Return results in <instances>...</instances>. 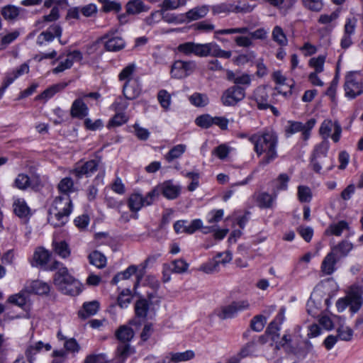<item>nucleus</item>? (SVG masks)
I'll return each instance as SVG.
<instances>
[{"mask_svg":"<svg viewBox=\"0 0 363 363\" xmlns=\"http://www.w3.org/2000/svg\"><path fill=\"white\" fill-rule=\"evenodd\" d=\"M249 140L254 145V150L258 156L265 154L259 162L261 165H267L277 157L278 136L275 132H259L249 136Z\"/></svg>","mask_w":363,"mask_h":363,"instance_id":"obj_1","label":"nucleus"},{"mask_svg":"<svg viewBox=\"0 0 363 363\" xmlns=\"http://www.w3.org/2000/svg\"><path fill=\"white\" fill-rule=\"evenodd\" d=\"M177 50L178 53L190 57L192 55L206 57L212 56L223 59H229L232 55L230 50H224L215 43H196L194 42H185L179 44Z\"/></svg>","mask_w":363,"mask_h":363,"instance_id":"obj_2","label":"nucleus"},{"mask_svg":"<svg viewBox=\"0 0 363 363\" xmlns=\"http://www.w3.org/2000/svg\"><path fill=\"white\" fill-rule=\"evenodd\" d=\"M45 269L50 271L57 269L54 277V284L63 294L76 296L82 291L81 284L69 274L67 269L62 267L60 262L55 261Z\"/></svg>","mask_w":363,"mask_h":363,"instance_id":"obj_3","label":"nucleus"},{"mask_svg":"<svg viewBox=\"0 0 363 363\" xmlns=\"http://www.w3.org/2000/svg\"><path fill=\"white\" fill-rule=\"evenodd\" d=\"M72 211V203L69 195H60L53 200L49 211L48 222L55 228L63 226L69 220Z\"/></svg>","mask_w":363,"mask_h":363,"instance_id":"obj_4","label":"nucleus"},{"mask_svg":"<svg viewBox=\"0 0 363 363\" xmlns=\"http://www.w3.org/2000/svg\"><path fill=\"white\" fill-rule=\"evenodd\" d=\"M345 96L354 99L363 93V81L356 72H350L345 76L344 84Z\"/></svg>","mask_w":363,"mask_h":363,"instance_id":"obj_5","label":"nucleus"},{"mask_svg":"<svg viewBox=\"0 0 363 363\" xmlns=\"http://www.w3.org/2000/svg\"><path fill=\"white\" fill-rule=\"evenodd\" d=\"M250 303L246 300L233 301L230 304L222 306L215 311L216 315L225 320L234 318L239 312L249 309Z\"/></svg>","mask_w":363,"mask_h":363,"instance_id":"obj_6","label":"nucleus"},{"mask_svg":"<svg viewBox=\"0 0 363 363\" xmlns=\"http://www.w3.org/2000/svg\"><path fill=\"white\" fill-rule=\"evenodd\" d=\"M232 254L230 251L218 252L214 258L202 264L200 269L206 274H213L219 271L220 264H225L232 260Z\"/></svg>","mask_w":363,"mask_h":363,"instance_id":"obj_7","label":"nucleus"},{"mask_svg":"<svg viewBox=\"0 0 363 363\" xmlns=\"http://www.w3.org/2000/svg\"><path fill=\"white\" fill-rule=\"evenodd\" d=\"M196 68L194 61L177 60L172 65L171 75L176 79H183L190 75Z\"/></svg>","mask_w":363,"mask_h":363,"instance_id":"obj_8","label":"nucleus"},{"mask_svg":"<svg viewBox=\"0 0 363 363\" xmlns=\"http://www.w3.org/2000/svg\"><path fill=\"white\" fill-rule=\"evenodd\" d=\"M319 133L324 139L331 137L335 143H337L340 138L342 128L337 121L333 123L331 120L326 119L321 123Z\"/></svg>","mask_w":363,"mask_h":363,"instance_id":"obj_9","label":"nucleus"},{"mask_svg":"<svg viewBox=\"0 0 363 363\" xmlns=\"http://www.w3.org/2000/svg\"><path fill=\"white\" fill-rule=\"evenodd\" d=\"M245 97V89L238 85H234L226 89L221 97L225 106H235Z\"/></svg>","mask_w":363,"mask_h":363,"instance_id":"obj_10","label":"nucleus"},{"mask_svg":"<svg viewBox=\"0 0 363 363\" xmlns=\"http://www.w3.org/2000/svg\"><path fill=\"white\" fill-rule=\"evenodd\" d=\"M99 163V159L91 160L86 162L82 165L74 168L72 171V174L77 179H80L84 176L86 177H90L97 170Z\"/></svg>","mask_w":363,"mask_h":363,"instance_id":"obj_11","label":"nucleus"},{"mask_svg":"<svg viewBox=\"0 0 363 363\" xmlns=\"http://www.w3.org/2000/svg\"><path fill=\"white\" fill-rule=\"evenodd\" d=\"M115 32L110 31L102 37L105 48L108 51L118 52L125 48V43L123 39L118 36H114Z\"/></svg>","mask_w":363,"mask_h":363,"instance_id":"obj_12","label":"nucleus"},{"mask_svg":"<svg viewBox=\"0 0 363 363\" xmlns=\"http://www.w3.org/2000/svg\"><path fill=\"white\" fill-rule=\"evenodd\" d=\"M252 100L259 110H266L269 107V94L265 86H258L253 92Z\"/></svg>","mask_w":363,"mask_h":363,"instance_id":"obj_13","label":"nucleus"},{"mask_svg":"<svg viewBox=\"0 0 363 363\" xmlns=\"http://www.w3.org/2000/svg\"><path fill=\"white\" fill-rule=\"evenodd\" d=\"M140 93L141 87L138 79L128 80L123 86V94L128 100L136 99Z\"/></svg>","mask_w":363,"mask_h":363,"instance_id":"obj_14","label":"nucleus"},{"mask_svg":"<svg viewBox=\"0 0 363 363\" xmlns=\"http://www.w3.org/2000/svg\"><path fill=\"white\" fill-rule=\"evenodd\" d=\"M89 108L83 99L79 96L76 99L71 106L70 115L72 118L82 119L88 115Z\"/></svg>","mask_w":363,"mask_h":363,"instance_id":"obj_15","label":"nucleus"},{"mask_svg":"<svg viewBox=\"0 0 363 363\" xmlns=\"http://www.w3.org/2000/svg\"><path fill=\"white\" fill-rule=\"evenodd\" d=\"M159 192L161 191L164 197L168 199H174L180 194V187L173 184L172 181H166L157 186Z\"/></svg>","mask_w":363,"mask_h":363,"instance_id":"obj_16","label":"nucleus"},{"mask_svg":"<svg viewBox=\"0 0 363 363\" xmlns=\"http://www.w3.org/2000/svg\"><path fill=\"white\" fill-rule=\"evenodd\" d=\"M50 257V253L43 247L35 250L31 263L33 267H45Z\"/></svg>","mask_w":363,"mask_h":363,"instance_id":"obj_17","label":"nucleus"},{"mask_svg":"<svg viewBox=\"0 0 363 363\" xmlns=\"http://www.w3.org/2000/svg\"><path fill=\"white\" fill-rule=\"evenodd\" d=\"M149 9V6L145 5L142 0H130L125 4V11L131 15L146 12Z\"/></svg>","mask_w":363,"mask_h":363,"instance_id":"obj_18","label":"nucleus"},{"mask_svg":"<svg viewBox=\"0 0 363 363\" xmlns=\"http://www.w3.org/2000/svg\"><path fill=\"white\" fill-rule=\"evenodd\" d=\"M26 289L28 294L33 293L35 294H46L50 291L49 285L40 280L32 281L29 285L26 286Z\"/></svg>","mask_w":363,"mask_h":363,"instance_id":"obj_19","label":"nucleus"},{"mask_svg":"<svg viewBox=\"0 0 363 363\" xmlns=\"http://www.w3.org/2000/svg\"><path fill=\"white\" fill-rule=\"evenodd\" d=\"M337 259L333 252H329L323 259L321 264V271L325 275L332 274L335 270Z\"/></svg>","mask_w":363,"mask_h":363,"instance_id":"obj_20","label":"nucleus"},{"mask_svg":"<svg viewBox=\"0 0 363 363\" xmlns=\"http://www.w3.org/2000/svg\"><path fill=\"white\" fill-rule=\"evenodd\" d=\"M13 211L19 218H26L30 214V208L23 199H17L13 202Z\"/></svg>","mask_w":363,"mask_h":363,"instance_id":"obj_21","label":"nucleus"},{"mask_svg":"<svg viewBox=\"0 0 363 363\" xmlns=\"http://www.w3.org/2000/svg\"><path fill=\"white\" fill-rule=\"evenodd\" d=\"M21 10L20 7L9 4L1 8V13L5 20L13 21L17 19Z\"/></svg>","mask_w":363,"mask_h":363,"instance_id":"obj_22","label":"nucleus"},{"mask_svg":"<svg viewBox=\"0 0 363 363\" xmlns=\"http://www.w3.org/2000/svg\"><path fill=\"white\" fill-rule=\"evenodd\" d=\"M208 11L209 9L207 6H200L190 9L186 13L185 15L189 21H196L205 17L207 15Z\"/></svg>","mask_w":363,"mask_h":363,"instance_id":"obj_23","label":"nucleus"},{"mask_svg":"<svg viewBox=\"0 0 363 363\" xmlns=\"http://www.w3.org/2000/svg\"><path fill=\"white\" fill-rule=\"evenodd\" d=\"M117 339L123 343H127L131 340L134 336L133 330L127 325H121L116 331Z\"/></svg>","mask_w":363,"mask_h":363,"instance_id":"obj_24","label":"nucleus"},{"mask_svg":"<svg viewBox=\"0 0 363 363\" xmlns=\"http://www.w3.org/2000/svg\"><path fill=\"white\" fill-rule=\"evenodd\" d=\"M28 292L27 290L23 289L16 294L11 295L8 298V302L23 308L28 299Z\"/></svg>","mask_w":363,"mask_h":363,"instance_id":"obj_25","label":"nucleus"},{"mask_svg":"<svg viewBox=\"0 0 363 363\" xmlns=\"http://www.w3.org/2000/svg\"><path fill=\"white\" fill-rule=\"evenodd\" d=\"M99 308V303L96 301L84 303L83 311H79V315L83 318L95 315Z\"/></svg>","mask_w":363,"mask_h":363,"instance_id":"obj_26","label":"nucleus"},{"mask_svg":"<svg viewBox=\"0 0 363 363\" xmlns=\"http://www.w3.org/2000/svg\"><path fill=\"white\" fill-rule=\"evenodd\" d=\"M272 40L276 42L280 47L286 46L288 39L283 29L279 26H276L272 33Z\"/></svg>","mask_w":363,"mask_h":363,"instance_id":"obj_27","label":"nucleus"},{"mask_svg":"<svg viewBox=\"0 0 363 363\" xmlns=\"http://www.w3.org/2000/svg\"><path fill=\"white\" fill-rule=\"evenodd\" d=\"M67 86V84H57L50 86L37 96V99L48 100L52 98L55 94L62 91Z\"/></svg>","mask_w":363,"mask_h":363,"instance_id":"obj_28","label":"nucleus"},{"mask_svg":"<svg viewBox=\"0 0 363 363\" xmlns=\"http://www.w3.org/2000/svg\"><path fill=\"white\" fill-rule=\"evenodd\" d=\"M57 189L61 195H69L70 193L75 191L74 182L70 177L63 178L59 182Z\"/></svg>","mask_w":363,"mask_h":363,"instance_id":"obj_29","label":"nucleus"},{"mask_svg":"<svg viewBox=\"0 0 363 363\" xmlns=\"http://www.w3.org/2000/svg\"><path fill=\"white\" fill-rule=\"evenodd\" d=\"M186 146L184 144H179L174 146L165 155V160L168 162H172L175 159L179 158L186 151Z\"/></svg>","mask_w":363,"mask_h":363,"instance_id":"obj_30","label":"nucleus"},{"mask_svg":"<svg viewBox=\"0 0 363 363\" xmlns=\"http://www.w3.org/2000/svg\"><path fill=\"white\" fill-rule=\"evenodd\" d=\"M89 260L90 264L96 266L99 269L104 268L106 264V257L97 250L89 254Z\"/></svg>","mask_w":363,"mask_h":363,"instance_id":"obj_31","label":"nucleus"},{"mask_svg":"<svg viewBox=\"0 0 363 363\" xmlns=\"http://www.w3.org/2000/svg\"><path fill=\"white\" fill-rule=\"evenodd\" d=\"M274 201V198L266 192L259 193L256 197L257 204L261 208H271Z\"/></svg>","mask_w":363,"mask_h":363,"instance_id":"obj_32","label":"nucleus"},{"mask_svg":"<svg viewBox=\"0 0 363 363\" xmlns=\"http://www.w3.org/2000/svg\"><path fill=\"white\" fill-rule=\"evenodd\" d=\"M128 206L133 212L140 211L143 207L142 194L139 193L132 194L128 200Z\"/></svg>","mask_w":363,"mask_h":363,"instance_id":"obj_33","label":"nucleus"},{"mask_svg":"<svg viewBox=\"0 0 363 363\" xmlns=\"http://www.w3.org/2000/svg\"><path fill=\"white\" fill-rule=\"evenodd\" d=\"M53 250L55 252L62 258H67L70 255V249L68 244L65 241H53Z\"/></svg>","mask_w":363,"mask_h":363,"instance_id":"obj_34","label":"nucleus"},{"mask_svg":"<svg viewBox=\"0 0 363 363\" xmlns=\"http://www.w3.org/2000/svg\"><path fill=\"white\" fill-rule=\"evenodd\" d=\"M190 103L196 107H204L209 103L208 97L205 94L194 93L189 98Z\"/></svg>","mask_w":363,"mask_h":363,"instance_id":"obj_35","label":"nucleus"},{"mask_svg":"<svg viewBox=\"0 0 363 363\" xmlns=\"http://www.w3.org/2000/svg\"><path fill=\"white\" fill-rule=\"evenodd\" d=\"M348 228V223L345 220H341L336 223L331 224L326 230L325 233L328 235L340 236L344 230Z\"/></svg>","mask_w":363,"mask_h":363,"instance_id":"obj_36","label":"nucleus"},{"mask_svg":"<svg viewBox=\"0 0 363 363\" xmlns=\"http://www.w3.org/2000/svg\"><path fill=\"white\" fill-rule=\"evenodd\" d=\"M352 247L353 245L351 242L344 240L334 246L331 252H333L335 255L339 254L342 257H345L352 250Z\"/></svg>","mask_w":363,"mask_h":363,"instance_id":"obj_37","label":"nucleus"},{"mask_svg":"<svg viewBox=\"0 0 363 363\" xmlns=\"http://www.w3.org/2000/svg\"><path fill=\"white\" fill-rule=\"evenodd\" d=\"M195 353L193 350H186L183 352H176L171 354V361L174 363L189 361L194 359Z\"/></svg>","mask_w":363,"mask_h":363,"instance_id":"obj_38","label":"nucleus"},{"mask_svg":"<svg viewBox=\"0 0 363 363\" xmlns=\"http://www.w3.org/2000/svg\"><path fill=\"white\" fill-rule=\"evenodd\" d=\"M31 186V180L26 174H19L14 180V186L21 190H26Z\"/></svg>","mask_w":363,"mask_h":363,"instance_id":"obj_39","label":"nucleus"},{"mask_svg":"<svg viewBox=\"0 0 363 363\" xmlns=\"http://www.w3.org/2000/svg\"><path fill=\"white\" fill-rule=\"evenodd\" d=\"M320 301L315 298V294H312L307 301L306 310L308 314L315 316L318 314Z\"/></svg>","mask_w":363,"mask_h":363,"instance_id":"obj_40","label":"nucleus"},{"mask_svg":"<svg viewBox=\"0 0 363 363\" xmlns=\"http://www.w3.org/2000/svg\"><path fill=\"white\" fill-rule=\"evenodd\" d=\"M255 5H250L247 2L238 1L236 5L232 4L230 11L235 13H247L253 11Z\"/></svg>","mask_w":363,"mask_h":363,"instance_id":"obj_41","label":"nucleus"},{"mask_svg":"<svg viewBox=\"0 0 363 363\" xmlns=\"http://www.w3.org/2000/svg\"><path fill=\"white\" fill-rule=\"evenodd\" d=\"M149 309V304L146 299H139L135 305V311L138 317L145 318Z\"/></svg>","mask_w":363,"mask_h":363,"instance_id":"obj_42","label":"nucleus"},{"mask_svg":"<svg viewBox=\"0 0 363 363\" xmlns=\"http://www.w3.org/2000/svg\"><path fill=\"white\" fill-rule=\"evenodd\" d=\"M137 272V267L135 265H130L125 270L118 273L112 279V283L117 284L120 280H125L129 279L133 274Z\"/></svg>","mask_w":363,"mask_h":363,"instance_id":"obj_43","label":"nucleus"},{"mask_svg":"<svg viewBox=\"0 0 363 363\" xmlns=\"http://www.w3.org/2000/svg\"><path fill=\"white\" fill-rule=\"evenodd\" d=\"M157 100L160 104V106L165 110L167 111L169 109V106L171 105V95L167 91L164 89H162L159 91L157 94Z\"/></svg>","mask_w":363,"mask_h":363,"instance_id":"obj_44","label":"nucleus"},{"mask_svg":"<svg viewBox=\"0 0 363 363\" xmlns=\"http://www.w3.org/2000/svg\"><path fill=\"white\" fill-rule=\"evenodd\" d=\"M303 128L304 125L301 122L289 121L285 127V133L286 137H290L296 133L301 132Z\"/></svg>","mask_w":363,"mask_h":363,"instance_id":"obj_45","label":"nucleus"},{"mask_svg":"<svg viewBox=\"0 0 363 363\" xmlns=\"http://www.w3.org/2000/svg\"><path fill=\"white\" fill-rule=\"evenodd\" d=\"M257 350V340L253 338L251 341L246 343L239 352L240 356L243 358L252 355Z\"/></svg>","mask_w":363,"mask_h":363,"instance_id":"obj_46","label":"nucleus"},{"mask_svg":"<svg viewBox=\"0 0 363 363\" xmlns=\"http://www.w3.org/2000/svg\"><path fill=\"white\" fill-rule=\"evenodd\" d=\"M172 272L177 274L186 272L189 268V264L182 259H175L172 262Z\"/></svg>","mask_w":363,"mask_h":363,"instance_id":"obj_47","label":"nucleus"},{"mask_svg":"<svg viewBox=\"0 0 363 363\" xmlns=\"http://www.w3.org/2000/svg\"><path fill=\"white\" fill-rule=\"evenodd\" d=\"M325 56L319 55L317 57H313L309 60L310 67L315 69L314 72L320 73L323 71Z\"/></svg>","mask_w":363,"mask_h":363,"instance_id":"obj_48","label":"nucleus"},{"mask_svg":"<svg viewBox=\"0 0 363 363\" xmlns=\"http://www.w3.org/2000/svg\"><path fill=\"white\" fill-rule=\"evenodd\" d=\"M298 198L301 203L310 202L312 199L310 188L306 186H299L298 187Z\"/></svg>","mask_w":363,"mask_h":363,"instance_id":"obj_49","label":"nucleus"},{"mask_svg":"<svg viewBox=\"0 0 363 363\" xmlns=\"http://www.w3.org/2000/svg\"><path fill=\"white\" fill-rule=\"evenodd\" d=\"M267 322L266 318L262 315L255 316L250 323L251 328L256 332H260L263 330Z\"/></svg>","mask_w":363,"mask_h":363,"instance_id":"obj_50","label":"nucleus"},{"mask_svg":"<svg viewBox=\"0 0 363 363\" xmlns=\"http://www.w3.org/2000/svg\"><path fill=\"white\" fill-rule=\"evenodd\" d=\"M135 71V65L134 64H130L124 67L120 74H118V79L120 81L126 82L128 80H134L135 79H132V76Z\"/></svg>","mask_w":363,"mask_h":363,"instance_id":"obj_51","label":"nucleus"},{"mask_svg":"<svg viewBox=\"0 0 363 363\" xmlns=\"http://www.w3.org/2000/svg\"><path fill=\"white\" fill-rule=\"evenodd\" d=\"M213 117L209 114H203L198 116L195 120V123L202 128H208L213 125Z\"/></svg>","mask_w":363,"mask_h":363,"instance_id":"obj_52","label":"nucleus"},{"mask_svg":"<svg viewBox=\"0 0 363 363\" xmlns=\"http://www.w3.org/2000/svg\"><path fill=\"white\" fill-rule=\"evenodd\" d=\"M132 299L131 291L130 289H124L121 291L118 298V303L122 308H126Z\"/></svg>","mask_w":363,"mask_h":363,"instance_id":"obj_53","label":"nucleus"},{"mask_svg":"<svg viewBox=\"0 0 363 363\" xmlns=\"http://www.w3.org/2000/svg\"><path fill=\"white\" fill-rule=\"evenodd\" d=\"M235 43L238 47L250 48L254 45L253 40L250 35H238L233 38Z\"/></svg>","mask_w":363,"mask_h":363,"instance_id":"obj_54","label":"nucleus"},{"mask_svg":"<svg viewBox=\"0 0 363 363\" xmlns=\"http://www.w3.org/2000/svg\"><path fill=\"white\" fill-rule=\"evenodd\" d=\"M303 6L312 11H320L323 8V0H301Z\"/></svg>","mask_w":363,"mask_h":363,"instance_id":"obj_55","label":"nucleus"},{"mask_svg":"<svg viewBox=\"0 0 363 363\" xmlns=\"http://www.w3.org/2000/svg\"><path fill=\"white\" fill-rule=\"evenodd\" d=\"M350 302V308L352 313L357 312L362 306V298L357 294H352L348 296Z\"/></svg>","mask_w":363,"mask_h":363,"instance_id":"obj_56","label":"nucleus"},{"mask_svg":"<svg viewBox=\"0 0 363 363\" xmlns=\"http://www.w3.org/2000/svg\"><path fill=\"white\" fill-rule=\"evenodd\" d=\"M268 2L276 7L283 9H290L294 7L296 0H267Z\"/></svg>","mask_w":363,"mask_h":363,"instance_id":"obj_57","label":"nucleus"},{"mask_svg":"<svg viewBox=\"0 0 363 363\" xmlns=\"http://www.w3.org/2000/svg\"><path fill=\"white\" fill-rule=\"evenodd\" d=\"M337 337L344 341H350L352 339L353 331L352 330L347 326L340 325L337 330Z\"/></svg>","mask_w":363,"mask_h":363,"instance_id":"obj_58","label":"nucleus"},{"mask_svg":"<svg viewBox=\"0 0 363 363\" xmlns=\"http://www.w3.org/2000/svg\"><path fill=\"white\" fill-rule=\"evenodd\" d=\"M128 121V118L125 113L122 112H117L115 116L110 120L108 124V127L120 126Z\"/></svg>","mask_w":363,"mask_h":363,"instance_id":"obj_59","label":"nucleus"},{"mask_svg":"<svg viewBox=\"0 0 363 363\" xmlns=\"http://www.w3.org/2000/svg\"><path fill=\"white\" fill-rule=\"evenodd\" d=\"M186 0H164L160 5L164 9H177L186 4Z\"/></svg>","mask_w":363,"mask_h":363,"instance_id":"obj_60","label":"nucleus"},{"mask_svg":"<svg viewBox=\"0 0 363 363\" xmlns=\"http://www.w3.org/2000/svg\"><path fill=\"white\" fill-rule=\"evenodd\" d=\"M230 147L226 144H221L217 146L213 151V154L217 156L220 160L225 159L230 153Z\"/></svg>","mask_w":363,"mask_h":363,"instance_id":"obj_61","label":"nucleus"},{"mask_svg":"<svg viewBox=\"0 0 363 363\" xmlns=\"http://www.w3.org/2000/svg\"><path fill=\"white\" fill-rule=\"evenodd\" d=\"M159 190L158 188H155L150 192H148L145 196H142V200L143 203V206L151 205L154 201L159 196Z\"/></svg>","mask_w":363,"mask_h":363,"instance_id":"obj_62","label":"nucleus"},{"mask_svg":"<svg viewBox=\"0 0 363 363\" xmlns=\"http://www.w3.org/2000/svg\"><path fill=\"white\" fill-rule=\"evenodd\" d=\"M19 35L18 31L10 33L1 37V48L3 50L5 49L10 43L14 41Z\"/></svg>","mask_w":363,"mask_h":363,"instance_id":"obj_63","label":"nucleus"},{"mask_svg":"<svg viewBox=\"0 0 363 363\" xmlns=\"http://www.w3.org/2000/svg\"><path fill=\"white\" fill-rule=\"evenodd\" d=\"M117 352L119 357L123 359H125L133 353L134 351L129 344L122 342V344L118 347Z\"/></svg>","mask_w":363,"mask_h":363,"instance_id":"obj_64","label":"nucleus"}]
</instances>
